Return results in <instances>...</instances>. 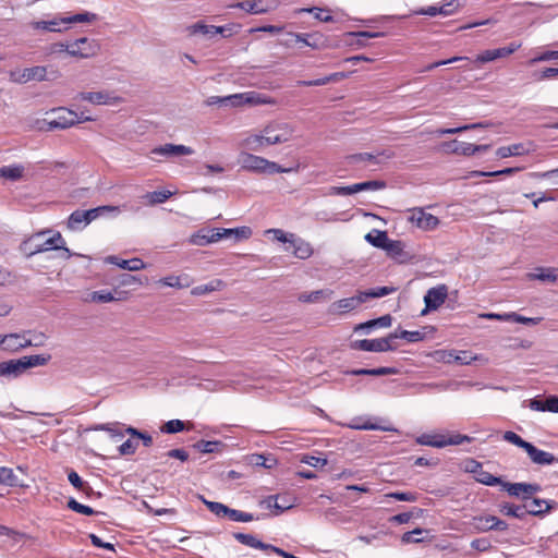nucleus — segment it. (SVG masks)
I'll return each mask as SVG.
<instances>
[{"label": "nucleus", "mask_w": 558, "mask_h": 558, "mask_svg": "<svg viewBox=\"0 0 558 558\" xmlns=\"http://www.w3.org/2000/svg\"><path fill=\"white\" fill-rule=\"evenodd\" d=\"M50 232V230H43L32 234L22 242L20 246L21 252L24 253L27 257H31L38 253L51 250L62 251L60 257L65 260L70 259L73 255H76V253H72L65 246V240L62 238L60 232H54L50 238L43 240V238ZM77 256L80 255L77 254Z\"/></svg>", "instance_id": "nucleus-1"}, {"label": "nucleus", "mask_w": 558, "mask_h": 558, "mask_svg": "<svg viewBox=\"0 0 558 558\" xmlns=\"http://www.w3.org/2000/svg\"><path fill=\"white\" fill-rule=\"evenodd\" d=\"M502 438L505 441L524 449L531 461L537 465H553L558 462V458L553 453L536 448L533 444L525 441L514 432H505Z\"/></svg>", "instance_id": "nucleus-2"}, {"label": "nucleus", "mask_w": 558, "mask_h": 558, "mask_svg": "<svg viewBox=\"0 0 558 558\" xmlns=\"http://www.w3.org/2000/svg\"><path fill=\"white\" fill-rule=\"evenodd\" d=\"M239 163L242 169L265 174L274 173H289L293 171L292 168H284L275 161H270L264 157L256 156L248 153H241L239 156Z\"/></svg>", "instance_id": "nucleus-3"}, {"label": "nucleus", "mask_w": 558, "mask_h": 558, "mask_svg": "<svg viewBox=\"0 0 558 558\" xmlns=\"http://www.w3.org/2000/svg\"><path fill=\"white\" fill-rule=\"evenodd\" d=\"M472 437L459 433L453 434H422L416 437L415 441L422 446H429L434 448H444L447 446H457L463 442H471Z\"/></svg>", "instance_id": "nucleus-4"}, {"label": "nucleus", "mask_w": 558, "mask_h": 558, "mask_svg": "<svg viewBox=\"0 0 558 558\" xmlns=\"http://www.w3.org/2000/svg\"><path fill=\"white\" fill-rule=\"evenodd\" d=\"M60 76L59 71H51L48 73L47 68L43 65H36L26 68L24 70H15L9 73L10 81L16 84H25L31 81H52Z\"/></svg>", "instance_id": "nucleus-5"}, {"label": "nucleus", "mask_w": 558, "mask_h": 558, "mask_svg": "<svg viewBox=\"0 0 558 558\" xmlns=\"http://www.w3.org/2000/svg\"><path fill=\"white\" fill-rule=\"evenodd\" d=\"M397 339V332H391L387 337L377 339H362L351 342L350 347L353 350H361L367 352H386L397 349L393 341Z\"/></svg>", "instance_id": "nucleus-6"}, {"label": "nucleus", "mask_w": 558, "mask_h": 558, "mask_svg": "<svg viewBox=\"0 0 558 558\" xmlns=\"http://www.w3.org/2000/svg\"><path fill=\"white\" fill-rule=\"evenodd\" d=\"M225 106L239 107L248 105H274L275 100L256 92L233 94L223 97Z\"/></svg>", "instance_id": "nucleus-7"}, {"label": "nucleus", "mask_w": 558, "mask_h": 558, "mask_svg": "<svg viewBox=\"0 0 558 558\" xmlns=\"http://www.w3.org/2000/svg\"><path fill=\"white\" fill-rule=\"evenodd\" d=\"M99 49L100 46L97 40L82 37L70 43V47H66V53L71 57L87 59L95 57Z\"/></svg>", "instance_id": "nucleus-8"}, {"label": "nucleus", "mask_w": 558, "mask_h": 558, "mask_svg": "<svg viewBox=\"0 0 558 558\" xmlns=\"http://www.w3.org/2000/svg\"><path fill=\"white\" fill-rule=\"evenodd\" d=\"M267 145L288 142L293 134V128L288 123H270L264 128Z\"/></svg>", "instance_id": "nucleus-9"}, {"label": "nucleus", "mask_w": 558, "mask_h": 558, "mask_svg": "<svg viewBox=\"0 0 558 558\" xmlns=\"http://www.w3.org/2000/svg\"><path fill=\"white\" fill-rule=\"evenodd\" d=\"M386 187L385 181L373 180L361 183H355L348 186H331L329 189V195H352L362 191H376Z\"/></svg>", "instance_id": "nucleus-10"}, {"label": "nucleus", "mask_w": 558, "mask_h": 558, "mask_svg": "<svg viewBox=\"0 0 558 558\" xmlns=\"http://www.w3.org/2000/svg\"><path fill=\"white\" fill-rule=\"evenodd\" d=\"M53 112L57 114V117L50 121H47L48 131L54 129L65 130L77 124V112L63 107L54 109Z\"/></svg>", "instance_id": "nucleus-11"}, {"label": "nucleus", "mask_w": 558, "mask_h": 558, "mask_svg": "<svg viewBox=\"0 0 558 558\" xmlns=\"http://www.w3.org/2000/svg\"><path fill=\"white\" fill-rule=\"evenodd\" d=\"M447 295L448 288L445 284H439L427 290L424 295L425 308L422 311V315L440 307L445 303Z\"/></svg>", "instance_id": "nucleus-12"}, {"label": "nucleus", "mask_w": 558, "mask_h": 558, "mask_svg": "<svg viewBox=\"0 0 558 558\" xmlns=\"http://www.w3.org/2000/svg\"><path fill=\"white\" fill-rule=\"evenodd\" d=\"M502 489L506 490L510 496L521 498L524 501L531 499V497L541 490L538 484L531 483H502Z\"/></svg>", "instance_id": "nucleus-13"}, {"label": "nucleus", "mask_w": 558, "mask_h": 558, "mask_svg": "<svg viewBox=\"0 0 558 558\" xmlns=\"http://www.w3.org/2000/svg\"><path fill=\"white\" fill-rule=\"evenodd\" d=\"M78 100L88 101L93 105H117L122 98L107 90L99 92H81L75 97Z\"/></svg>", "instance_id": "nucleus-14"}, {"label": "nucleus", "mask_w": 558, "mask_h": 558, "mask_svg": "<svg viewBox=\"0 0 558 558\" xmlns=\"http://www.w3.org/2000/svg\"><path fill=\"white\" fill-rule=\"evenodd\" d=\"M433 356L437 362L448 364L457 362L461 365H468L476 359L475 356H472L469 351L456 352L453 350H437L434 352Z\"/></svg>", "instance_id": "nucleus-15"}, {"label": "nucleus", "mask_w": 558, "mask_h": 558, "mask_svg": "<svg viewBox=\"0 0 558 558\" xmlns=\"http://www.w3.org/2000/svg\"><path fill=\"white\" fill-rule=\"evenodd\" d=\"M395 157V153L392 150H381L377 154L371 153H360L353 154L347 157V163L350 166H357L360 163L368 162L372 165H379L381 162V158L391 159Z\"/></svg>", "instance_id": "nucleus-16"}, {"label": "nucleus", "mask_w": 558, "mask_h": 558, "mask_svg": "<svg viewBox=\"0 0 558 558\" xmlns=\"http://www.w3.org/2000/svg\"><path fill=\"white\" fill-rule=\"evenodd\" d=\"M411 213L410 221L420 229L430 231L436 229L439 225V219L436 216L425 213L422 208H414Z\"/></svg>", "instance_id": "nucleus-17"}, {"label": "nucleus", "mask_w": 558, "mask_h": 558, "mask_svg": "<svg viewBox=\"0 0 558 558\" xmlns=\"http://www.w3.org/2000/svg\"><path fill=\"white\" fill-rule=\"evenodd\" d=\"M365 303L362 291L357 294L336 301L330 306V312L333 314H344L357 308L361 304Z\"/></svg>", "instance_id": "nucleus-18"}, {"label": "nucleus", "mask_w": 558, "mask_h": 558, "mask_svg": "<svg viewBox=\"0 0 558 558\" xmlns=\"http://www.w3.org/2000/svg\"><path fill=\"white\" fill-rule=\"evenodd\" d=\"M151 154L163 157H178L183 155H192L194 154V150L185 145L168 143L153 148Z\"/></svg>", "instance_id": "nucleus-19"}, {"label": "nucleus", "mask_w": 558, "mask_h": 558, "mask_svg": "<svg viewBox=\"0 0 558 558\" xmlns=\"http://www.w3.org/2000/svg\"><path fill=\"white\" fill-rule=\"evenodd\" d=\"M220 241V235L216 228H204L195 232L190 238V243L193 245L205 246L210 243Z\"/></svg>", "instance_id": "nucleus-20"}, {"label": "nucleus", "mask_w": 558, "mask_h": 558, "mask_svg": "<svg viewBox=\"0 0 558 558\" xmlns=\"http://www.w3.org/2000/svg\"><path fill=\"white\" fill-rule=\"evenodd\" d=\"M233 537L241 544L255 548L260 549L264 551H271L275 554V549H278L279 547L274 546L271 544H266L258 538H256L253 534H246V533H234Z\"/></svg>", "instance_id": "nucleus-21"}, {"label": "nucleus", "mask_w": 558, "mask_h": 558, "mask_svg": "<svg viewBox=\"0 0 558 558\" xmlns=\"http://www.w3.org/2000/svg\"><path fill=\"white\" fill-rule=\"evenodd\" d=\"M25 331L22 333H9L0 338V349L8 352H16L21 349L26 348L25 343Z\"/></svg>", "instance_id": "nucleus-22"}, {"label": "nucleus", "mask_w": 558, "mask_h": 558, "mask_svg": "<svg viewBox=\"0 0 558 558\" xmlns=\"http://www.w3.org/2000/svg\"><path fill=\"white\" fill-rule=\"evenodd\" d=\"M105 263L116 265L122 269H126L130 271H137L146 267L145 263L137 257L131 259H121L116 255H109L105 258Z\"/></svg>", "instance_id": "nucleus-23"}, {"label": "nucleus", "mask_w": 558, "mask_h": 558, "mask_svg": "<svg viewBox=\"0 0 558 558\" xmlns=\"http://www.w3.org/2000/svg\"><path fill=\"white\" fill-rule=\"evenodd\" d=\"M290 246L293 248L292 254L300 259H307L310 258L314 250L310 242L296 236L295 234L290 241Z\"/></svg>", "instance_id": "nucleus-24"}, {"label": "nucleus", "mask_w": 558, "mask_h": 558, "mask_svg": "<svg viewBox=\"0 0 558 558\" xmlns=\"http://www.w3.org/2000/svg\"><path fill=\"white\" fill-rule=\"evenodd\" d=\"M25 372L22 357L0 363V377H17Z\"/></svg>", "instance_id": "nucleus-25"}, {"label": "nucleus", "mask_w": 558, "mask_h": 558, "mask_svg": "<svg viewBox=\"0 0 558 558\" xmlns=\"http://www.w3.org/2000/svg\"><path fill=\"white\" fill-rule=\"evenodd\" d=\"M121 213L120 210V207L119 206H112V205H104V206H98L96 208H92V209H88V210H84V214H85V218L88 222V225L102 217V216H107V215H119Z\"/></svg>", "instance_id": "nucleus-26"}, {"label": "nucleus", "mask_w": 558, "mask_h": 558, "mask_svg": "<svg viewBox=\"0 0 558 558\" xmlns=\"http://www.w3.org/2000/svg\"><path fill=\"white\" fill-rule=\"evenodd\" d=\"M524 509L526 514L542 515L547 513L551 509L550 501L539 498H533L530 501H525Z\"/></svg>", "instance_id": "nucleus-27"}, {"label": "nucleus", "mask_w": 558, "mask_h": 558, "mask_svg": "<svg viewBox=\"0 0 558 558\" xmlns=\"http://www.w3.org/2000/svg\"><path fill=\"white\" fill-rule=\"evenodd\" d=\"M220 235V240L233 236L235 241L246 240L252 235L250 227H239L232 229L216 228Z\"/></svg>", "instance_id": "nucleus-28"}, {"label": "nucleus", "mask_w": 558, "mask_h": 558, "mask_svg": "<svg viewBox=\"0 0 558 558\" xmlns=\"http://www.w3.org/2000/svg\"><path fill=\"white\" fill-rule=\"evenodd\" d=\"M495 515L482 514L472 518L471 526L477 533L493 531Z\"/></svg>", "instance_id": "nucleus-29"}, {"label": "nucleus", "mask_w": 558, "mask_h": 558, "mask_svg": "<svg viewBox=\"0 0 558 558\" xmlns=\"http://www.w3.org/2000/svg\"><path fill=\"white\" fill-rule=\"evenodd\" d=\"M87 226H88V222L85 218L84 210H82V209L74 210L69 216L68 221H66V228L73 232L82 231Z\"/></svg>", "instance_id": "nucleus-30"}, {"label": "nucleus", "mask_w": 558, "mask_h": 558, "mask_svg": "<svg viewBox=\"0 0 558 558\" xmlns=\"http://www.w3.org/2000/svg\"><path fill=\"white\" fill-rule=\"evenodd\" d=\"M529 153L524 144L518 143L510 146H502L496 150V156L499 158H508L510 156H522Z\"/></svg>", "instance_id": "nucleus-31"}, {"label": "nucleus", "mask_w": 558, "mask_h": 558, "mask_svg": "<svg viewBox=\"0 0 558 558\" xmlns=\"http://www.w3.org/2000/svg\"><path fill=\"white\" fill-rule=\"evenodd\" d=\"M159 283L162 286H166V287L182 289V288L190 287L192 283V280L190 279V277L187 275L168 276V277L161 278L159 280Z\"/></svg>", "instance_id": "nucleus-32"}, {"label": "nucleus", "mask_w": 558, "mask_h": 558, "mask_svg": "<svg viewBox=\"0 0 558 558\" xmlns=\"http://www.w3.org/2000/svg\"><path fill=\"white\" fill-rule=\"evenodd\" d=\"M499 511L508 517H513L518 519H523L526 515V509H524V505H513V504H501L499 506Z\"/></svg>", "instance_id": "nucleus-33"}, {"label": "nucleus", "mask_w": 558, "mask_h": 558, "mask_svg": "<svg viewBox=\"0 0 558 558\" xmlns=\"http://www.w3.org/2000/svg\"><path fill=\"white\" fill-rule=\"evenodd\" d=\"M388 239L387 232L376 229L365 235V240L378 248H384L387 245Z\"/></svg>", "instance_id": "nucleus-34"}, {"label": "nucleus", "mask_w": 558, "mask_h": 558, "mask_svg": "<svg viewBox=\"0 0 558 558\" xmlns=\"http://www.w3.org/2000/svg\"><path fill=\"white\" fill-rule=\"evenodd\" d=\"M238 7L252 14L265 13L268 9L264 5V0H244L238 4Z\"/></svg>", "instance_id": "nucleus-35"}, {"label": "nucleus", "mask_w": 558, "mask_h": 558, "mask_svg": "<svg viewBox=\"0 0 558 558\" xmlns=\"http://www.w3.org/2000/svg\"><path fill=\"white\" fill-rule=\"evenodd\" d=\"M488 125H489L488 123L478 122V123H473V124H468V125H462V126L451 128V129H438L435 132H427V133L441 136V135H450V134L461 133L463 131H468L471 129L487 128Z\"/></svg>", "instance_id": "nucleus-36"}, {"label": "nucleus", "mask_w": 558, "mask_h": 558, "mask_svg": "<svg viewBox=\"0 0 558 558\" xmlns=\"http://www.w3.org/2000/svg\"><path fill=\"white\" fill-rule=\"evenodd\" d=\"M530 277L539 281L555 282L558 279V269L541 267L536 269L535 274L530 275Z\"/></svg>", "instance_id": "nucleus-37"}, {"label": "nucleus", "mask_w": 558, "mask_h": 558, "mask_svg": "<svg viewBox=\"0 0 558 558\" xmlns=\"http://www.w3.org/2000/svg\"><path fill=\"white\" fill-rule=\"evenodd\" d=\"M22 360H23L25 371H26L32 367L46 365L51 360V355L50 354L26 355V356H22Z\"/></svg>", "instance_id": "nucleus-38"}, {"label": "nucleus", "mask_w": 558, "mask_h": 558, "mask_svg": "<svg viewBox=\"0 0 558 558\" xmlns=\"http://www.w3.org/2000/svg\"><path fill=\"white\" fill-rule=\"evenodd\" d=\"M505 57H507V51L504 48L485 50L482 53L477 54L475 62L486 63Z\"/></svg>", "instance_id": "nucleus-39"}, {"label": "nucleus", "mask_w": 558, "mask_h": 558, "mask_svg": "<svg viewBox=\"0 0 558 558\" xmlns=\"http://www.w3.org/2000/svg\"><path fill=\"white\" fill-rule=\"evenodd\" d=\"M223 446L219 440H199L194 445V448L202 453H213Z\"/></svg>", "instance_id": "nucleus-40"}, {"label": "nucleus", "mask_w": 558, "mask_h": 558, "mask_svg": "<svg viewBox=\"0 0 558 558\" xmlns=\"http://www.w3.org/2000/svg\"><path fill=\"white\" fill-rule=\"evenodd\" d=\"M474 478L476 482H478L483 485H486V486L500 485L502 487V483H505V481H502L501 477L495 476L484 470H481L477 473V475L474 476Z\"/></svg>", "instance_id": "nucleus-41"}, {"label": "nucleus", "mask_w": 558, "mask_h": 558, "mask_svg": "<svg viewBox=\"0 0 558 558\" xmlns=\"http://www.w3.org/2000/svg\"><path fill=\"white\" fill-rule=\"evenodd\" d=\"M173 195L171 191H154L146 193L143 197L149 205L162 204Z\"/></svg>", "instance_id": "nucleus-42"}, {"label": "nucleus", "mask_w": 558, "mask_h": 558, "mask_svg": "<svg viewBox=\"0 0 558 558\" xmlns=\"http://www.w3.org/2000/svg\"><path fill=\"white\" fill-rule=\"evenodd\" d=\"M0 484L12 487L22 485L13 470L5 466H0Z\"/></svg>", "instance_id": "nucleus-43"}, {"label": "nucleus", "mask_w": 558, "mask_h": 558, "mask_svg": "<svg viewBox=\"0 0 558 558\" xmlns=\"http://www.w3.org/2000/svg\"><path fill=\"white\" fill-rule=\"evenodd\" d=\"M278 496H268L265 500H263V505L266 508H274L276 510V514H280L283 511L292 508V504L284 500L283 502H278Z\"/></svg>", "instance_id": "nucleus-44"}, {"label": "nucleus", "mask_w": 558, "mask_h": 558, "mask_svg": "<svg viewBox=\"0 0 558 558\" xmlns=\"http://www.w3.org/2000/svg\"><path fill=\"white\" fill-rule=\"evenodd\" d=\"M97 20V14L92 12H83L77 13L68 17H62L61 22L63 24H72V23H90Z\"/></svg>", "instance_id": "nucleus-45"}, {"label": "nucleus", "mask_w": 558, "mask_h": 558, "mask_svg": "<svg viewBox=\"0 0 558 558\" xmlns=\"http://www.w3.org/2000/svg\"><path fill=\"white\" fill-rule=\"evenodd\" d=\"M47 341V336L44 332L25 331V345L27 347H43Z\"/></svg>", "instance_id": "nucleus-46"}, {"label": "nucleus", "mask_w": 558, "mask_h": 558, "mask_svg": "<svg viewBox=\"0 0 558 558\" xmlns=\"http://www.w3.org/2000/svg\"><path fill=\"white\" fill-rule=\"evenodd\" d=\"M189 31L192 35L202 34L208 38L215 36V25H207L204 22H196L189 27Z\"/></svg>", "instance_id": "nucleus-47"}, {"label": "nucleus", "mask_w": 558, "mask_h": 558, "mask_svg": "<svg viewBox=\"0 0 558 558\" xmlns=\"http://www.w3.org/2000/svg\"><path fill=\"white\" fill-rule=\"evenodd\" d=\"M221 286H222V281L214 280L207 284H201V286L194 287L191 290V294L195 295V296L204 295V294H207V293L218 290Z\"/></svg>", "instance_id": "nucleus-48"}, {"label": "nucleus", "mask_w": 558, "mask_h": 558, "mask_svg": "<svg viewBox=\"0 0 558 558\" xmlns=\"http://www.w3.org/2000/svg\"><path fill=\"white\" fill-rule=\"evenodd\" d=\"M63 22H61V19L60 20L54 19V20H51V21H36V22H32L31 25L35 29H43V31H48V32H60L61 28L59 26Z\"/></svg>", "instance_id": "nucleus-49"}, {"label": "nucleus", "mask_w": 558, "mask_h": 558, "mask_svg": "<svg viewBox=\"0 0 558 558\" xmlns=\"http://www.w3.org/2000/svg\"><path fill=\"white\" fill-rule=\"evenodd\" d=\"M245 146L251 150H259L264 146H268L266 144L265 133L264 130L260 134H254L248 136L245 140Z\"/></svg>", "instance_id": "nucleus-50"}, {"label": "nucleus", "mask_w": 558, "mask_h": 558, "mask_svg": "<svg viewBox=\"0 0 558 558\" xmlns=\"http://www.w3.org/2000/svg\"><path fill=\"white\" fill-rule=\"evenodd\" d=\"M301 39H299V44L306 45L313 49H318L322 45L323 36L318 33L313 34H299Z\"/></svg>", "instance_id": "nucleus-51"}, {"label": "nucleus", "mask_w": 558, "mask_h": 558, "mask_svg": "<svg viewBox=\"0 0 558 558\" xmlns=\"http://www.w3.org/2000/svg\"><path fill=\"white\" fill-rule=\"evenodd\" d=\"M227 517L234 522H251L255 519L252 513L232 508L228 509Z\"/></svg>", "instance_id": "nucleus-52"}, {"label": "nucleus", "mask_w": 558, "mask_h": 558, "mask_svg": "<svg viewBox=\"0 0 558 558\" xmlns=\"http://www.w3.org/2000/svg\"><path fill=\"white\" fill-rule=\"evenodd\" d=\"M203 501L206 505V507L208 508V510L211 513H214L215 515H217L218 518L227 517V512L229 509L228 506H226L221 502H218V501H209L206 499H203Z\"/></svg>", "instance_id": "nucleus-53"}, {"label": "nucleus", "mask_w": 558, "mask_h": 558, "mask_svg": "<svg viewBox=\"0 0 558 558\" xmlns=\"http://www.w3.org/2000/svg\"><path fill=\"white\" fill-rule=\"evenodd\" d=\"M393 291H395L393 288L377 287V288H374V289L362 291V293H363L364 300L366 302V301H368L372 298H383L385 295L390 294Z\"/></svg>", "instance_id": "nucleus-54"}, {"label": "nucleus", "mask_w": 558, "mask_h": 558, "mask_svg": "<svg viewBox=\"0 0 558 558\" xmlns=\"http://www.w3.org/2000/svg\"><path fill=\"white\" fill-rule=\"evenodd\" d=\"M23 170L21 166L2 167L0 168V175L5 179L17 180L22 177Z\"/></svg>", "instance_id": "nucleus-55"}, {"label": "nucleus", "mask_w": 558, "mask_h": 558, "mask_svg": "<svg viewBox=\"0 0 558 558\" xmlns=\"http://www.w3.org/2000/svg\"><path fill=\"white\" fill-rule=\"evenodd\" d=\"M542 317H525L515 312H510V320L512 323L523 324V325H532L535 326L542 322Z\"/></svg>", "instance_id": "nucleus-56"}, {"label": "nucleus", "mask_w": 558, "mask_h": 558, "mask_svg": "<svg viewBox=\"0 0 558 558\" xmlns=\"http://www.w3.org/2000/svg\"><path fill=\"white\" fill-rule=\"evenodd\" d=\"M68 507L71 510H73V511H75L77 513H81V514H85V515H93V514L96 513L93 508H90L89 506H85L83 504H80L74 498H70L69 499Z\"/></svg>", "instance_id": "nucleus-57"}, {"label": "nucleus", "mask_w": 558, "mask_h": 558, "mask_svg": "<svg viewBox=\"0 0 558 558\" xmlns=\"http://www.w3.org/2000/svg\"><path fill=\"white\" fill-rule=\"evenodd\" d=\"M300 12L312 13L316 20L322 22L328 23L333 21V17L330 14H325L326 10L320 8H303L300 10Z\"/></svg>", "instance_id": "nucleus-58"}, {"label": "nucleus", "mask_w": 558, "mask_h": 558, "mask_svg": "<svg viewBox=\"0 0 558 558\" xmlns=\"http://www.w3.org/2000/svg\"><path fill=\"white\" fill-rule=\"evenodd\" d=\"M385 497L408 502H414L417 500V494L412 492H393L386 494Z\"/></svg>", "instance_id": "nucleus-59"}, {"label": "nucleus", "mask_w": 558, "mask_h": 558, "mask_svg": "<svg viewBox=\"0 0 558 558\" xmlns=\"http://www.w3.org/2000/svg\"><path fill=\"white\" fill-rule=\"evenodd\" d=\"M425 337V333L420 330L409 331L402 330L399 333L397 332V339L401 338L407 340L408 342H418L422 341Z\"/></svg>", "instance_id": "nucleus-60"}, {"label": "nucleus", "mask_w": 558, "mask_h": 558, "mask_svg": "<svg viewBox=\"0 0 558 558\" xmlns=\"http://www.w3.org/2000/svg\"><path fill=\"white\" fill-rule=\"evenodd\" d=\"M450 145H454L453 154L462 156H473L472 144L459 142L457 140L451 141Z\"/></svg>", "instance_id": "nucleus-61"}, {"label": "nucleus", "mask_w": 558, "mask_h": 558, "mask_svg": "<svg viewBox=\"0 0 558 558\" xmlns=\"http://www.w3.org/2000/svg\"><path fill=\"white\" fill-rule=\"evenodd\" d=\"M184 427H185V425H184L183 421L170 420L161 427V432L167 433V434H175V433L182 432L184 429Z\"/></svg>", "instance_id": "nucleus-62"}, {"label": "nucleus", "mask_w": 558, "mask_h": 558, "mask_svg": "<svg viewBox=\"0 0 558 558\" xmlns=\"http://www.w3.org/2000/svg\"><path fill=\"white\" fill-rule=\"evenodd\" d=\"M251 463L258 466H264L266 469H270L276 464L275 459H270L265 457L264 454H253L251 457Z\"/></svg>", "instance_id": "nucleus-63"}, {"label": "nucleus", "mask_w": 558, "mask_h": 558, "mask_svg": "<svg viewBox=\"0 0 558 558\" xmlns=\"http://www.w3.org/2000/svg\"><path fill=\"white\" fill-rule=\"evenodd\" d=\"M90 298L92 301L99 303H107L116 300L111 292L105 290L93 292Z\"/></svg>", "instance_id": "nucleus-64"}]
</instances>
